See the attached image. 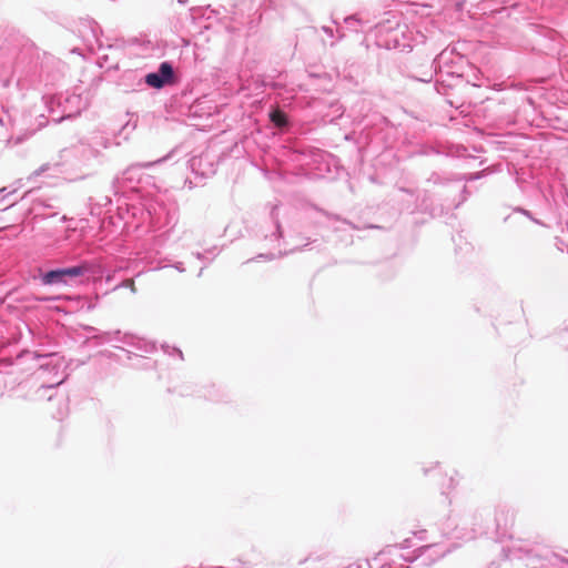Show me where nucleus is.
<instances>
[{"instance_id": "nucleus-1", "label": "nucleus", "mask_w": 568, "mask_h": 568, "mask_svg": "<svg viewBox=\"0 0 568 568\" xmlns=\"http://www.w3.org/2000/svg\"><path fill=\"white\" fill-rule=\"evenodd\" d=\"M90 271L87 263L80 265L52 270L42 275L41 281L44 285L64 284L68 285L70 280L85 275Z\"/></svg>"}, {"instance_id": "nucleus-2", "label": "nucleus", "mask_w": 568, "mask_h": 568, "mask_svg": "<svg viewBox=\"0 0 568 568\" xmlns=\"http://www.w3.org/2000/svg\"><path fill=\"white\" fill-rule=\"evenodd\" d=\"M173 80V68L169 62L161 63L159 72L149 73L145 77V82L155 89L164 87L166 83H171Z\"/></svg>"}, {"instance_id": "nucleus-3", "label": "nucleus", "mask_w": 568, "mask_h": 568, "mask_svg": "<svg viewBox=\"0 0 568 568\" xmlns=\"http://www.w3.org/2000/svg\"><path fill=\"white\" fill-rule=\"evenodd\" d=\"M270 119L278 128H283L287 124L286 114L278 109L271 112Z\"/></svg>"}]
</instances>
